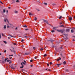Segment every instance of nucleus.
<instances>
[{
    "label": "nucleus",
    "mask_w": 75,
    "mask_h": 75,
    "mask_svg": "<svg viewBox=\"0 0 75 75\" xmlns=\"http://www.w3.org/2000/svg\"><path fill=\"white\" fill-rule=\"evenodd\" d=\"M24 65H26V64L24 63V62H22V63H21V64L22 65V67H20L21 68H24V65Z\"/></svg>",
    "instance_id": "f257e3e1"
},
{
    "label": "nucleus",
    "mask_w": 75,
    "mask_h": 75,
    "mask_svg": "<svg viewBox=\"0 0 75 75\" xmlns=\"http://www.w3.org/2000/svg\"><path fill=\"white\" fill-rule=\"evenodd\" d=\"M48 41H51V42H54V40H52V39H50V40H48Z\"/></svg>",
    "instance_id": "f03ea898"
},
{
    "label": "nucleus",
    "mask_w": 75,
    "mask_h": 75,
    "mask_svg": "<svg viewBox=\"0 0 75 75\" xmlns=\"http://www.w3.org/2000/svg\"><path fill=\"white\" fill-rule=\"evenodd\" d=\"M43 21L44 22H45L46 23H47V24H48L49 25H50V24L48 23V21H47L44 19H43Z\"/></svg>",
    "instance_id": "7ed1b4c3"
},
{
    "label": "nucleus",
    "mask_w": 75,
    "mask_h": 75,
    "mask_svg": "<svg viewBox=\"0 0 75 75\" xmlns=\"http://www.w3.org/2000/svg\"><path fill=\"white\" fill-rule=\"evenodd\" d=\"M10 25H12V24H9L7 26V28H10V27H11V26Z\"/></svg>",
    "instance_id": "20e7f679"
},
{
    "label": "nucleus",
    "mask_w": 75,
    "mask_h": 75,
    "mask_svg": "<svg viewBox=\"0 0 75 75\" xmlns=\"http://www.w3.org/2000/svg\"><path fill=\"white\" fill-rule=\"evenodd\" d=\"M69 20L71 21L72 20V18L71 17H69Z\"/></svg>",
    "instance_id": "39448f33"
},
{
    "label": "nucleus",
    "mask_w": 75,
    "mask_h": 75,
    "mask_svg": "<svg viewBox=\"0 0 75 75\" xmlns=\"http://www.w3.org/2000/svg\"><path fill=\"white\" fill-rule=\"evenodd\" d=\"M66 31L67 32H69V29H66Z\"/></svg>",
    "instance_id": "423d86ee"
},
{
    "label": "nucleus",
    "mask_w": 75,
    "mask_h": 75,
    "mask_svg": "<svg viewBox=\"0 0 75 75\" xmlns=\"http://www.w3.org/2000/svg\"><path fill=\"white\" fill-rule=\"evenodd\" d=\"M64 30H60V33H64Z\"/></svg>",
    "instance_id": "0eeeda50"
},
{
    "label": "nucleus",
    "mask_w": 75,
    "mask_h": 75,
    "mask_svg": "<svg viewBox=\"0 0 75 75\" xmlns=\"http://www.w3.org/2000/svg\"><path fill=\"white\" fill-rule=\"evenodd\" d=\"M6 20L8 23V20L7 19L5 18V19H4V21H5V22H6Z\"/></svg>",
    "instance_id": "6e6552de"
},
{
    "label": "nucleus",
    "mask_w": 75,
    "mask_h": 75,
    "mask_svg": "<svg viewBox=\"0 0 75 75\" xmlns=\"http://www.w3.org/2000/svg\"><path fill=\"white\" fill-rule=\"evenodd\" d=\"M74 29H72L71 30V32L72 33H73L74 32Z\"/></svg>",
    "instance_id": "1a4fd4ad"
},
{
    "label": "nucleus",
    "mask_w": 75,
    "mask_h": 75,
    "mask_svg": "<svg viewBox=\"0 0 75 75\" xmlns=\"http://www.w3.org/2000/svg\"><path fill=\"white\" fill-rule=\"evenodd\" d=\"M53 27V29H54V30H57V28H57L56 27Z\"/></svg>",
    "instance_id": "9d476101"
},
{
    "label": "nucleus",
    "mask_w": 75,
    "mask_h": 75,
    "mask_svg": "<svg viewBox=\"0 0 75 75\" xmlns=\"http://www.w3.org/2000/svg\"><path fill=\"white\" fill-rule=\"evenodd\" d=\"M14 13L16 14H17V13H18V11H17L15 10L14 11Z\"/></svg>",
    "instance_id": "9b49d317"
},
{
    "label": "nucleus",
    "mask_w": 75,
    "mask_h": 75,
    "mask_svg": "<svg viewBox=\"0 0 75 75\" xmlns=\"http://www.w3.org/2000/svg\"><path fill=\"white\" fill-rule=\"evenodd\" d=\"M64 39L66 41V40L68 39V38H66V37H65V38H64Z\"/></svg>",
    "instance_id": "f8f14e48"
},
{
    "label": "nucleus",
    "mask_w": 75,
    "mask_h": 75,
    "mask_svg": "<svg viewBox=\"0 0 75 75\" xmlns=\"http://www.w3.org/2000/svg\"><path fill=\"white\" fill-rule=\"evenodd\" d=\"M59 60H61V57H59V59H57V61H59Z\"/></svg>",
    "instance_id": "ddd939ff"
},
{
    "label": "nucleus",
    "mask_w": 75,
    "mask_h": 75,
    "mask_svg": "<svg viewBox=\"0 0 75 75\" xmlns=\"http://www.w3.org/2000/svg\"><path fill=\"white\" fill-rule=\"evenodd\" d=\"M10 68H11V69H14V68L13 67H10Z\"/></svg>",
    "instance_id": "4468645a"
},
{
    "label": "nucleus",
    "mask_w": 75,
    "mask_h": 75,
    "mask_svg": "<svg viewBox=\"0 0 75 75\" xmlns=\"http://www.w3.org/2000/svg\"><path fill=\"white\" fill-rule=\"evenodd\" d=\"M23 36L24 37L23 38H27V37L26 36L23 35Z\"/></svg>",
    "instance_id": "2eb2a0df"
},
{
    "label": "nucleus",
    "mask_w": 75,
    "mask_h": 75,
    "mask_svg": "<svg viewBox=\"0 0 75 75\" xmlns=\"http://www.w3.org/2000/svg\"><path fill=\"white\" fill-rule=\"evenodd\" d=\"M57 31H58V32H60L61 31V30H57Z\"/></svg>",
    "instance_id": "dca6fc26"
},
{
    "label": "nucleus",
    "mask_w": 75,
    "mask_h": 75,
    "mask_svg": "<svg viewBox=\"0 0 75 75\" xmlns=\"http://www.w3.org/2000/svg\"><path fill=\"white\" fill-rule=\"evenodd\" d=\"M63 64H64V65L66 64V62L64 61V62L63 63Z\"/></svg>",
    "instance_id": "f3484780"
},
{
    "label": "nucleus",
    "mask_w": 75,
    "mask_h": 75,
    "mask_svg": "<svg viewBox=\"0 0 75 75\" xmlns=\"http://www.w3.org/2000/svg\"><path fill=\"white\" fill-rule=\"evenodd\" d=\"M16 3H19V2H20V1H19L18 0H17L16 1Z\"/></svg>",
    "instance_id": "a211bd4d"
},
{
    "label": "nucleus",
    "mask_w": 75,
    "mask_h": 75,
    "mask_svg": "<svg viewBox=\"0 0 75 75\" xmlns=\"http://www.w3.org/2000/svg\"><path fill=\"white\" fill-rule=\"evenodd\" d=\"M44 4H45V5L46 6H47V3L45 2L44 3Z\"/></svg>",
    "instance_id": "6ab92c4d"
},
{
    "label": "nucleus",
    "mask_w": 75,
    "mask_h": 75,
    "mask_svg": "<svg viewBox=\"0 0 75 75\" xmlns=\"http://www.w3.org/2000/svg\"><path fill=\"white\" fill-rule=\"evenodd\" d=\"M7 59H8V58L5 59V62H6V61H7Z\"/></svg>",
    "instance_id": "aec40b11"
},
{
    "label": "nucleus",
    "mask_w": 75,
    "mask_h": 75,
    "mask_svg": "<svg viewBox=\"0 0 75 75\" xmlns=\"http://www.w3.org/2000/svg\"><path fill=\"white\" fill-rule=\"evenodd\" d=\"M9 35V36H10L11 37H13V38H15L16 37H13L10 35Z\"/></svg>",
    "instance_id": "412c9836"
},
{
    "label": "nucleus",
    "mask_w": 75,
    "mask_h": 75,
    "mask_svg": "<svg viewBox=\"0 0 75 75\" xmlns=\"http://www.w3.org/2000/svg\"><path fill=\"white\" fill-rule=\"evenodd\" d=\"M23 27H25V28H26V27H27L26 25H23Z\"/></svg>",
    "instance_id": "4be33fe9"
},
{
    "label": "nucleus",
    "mask_w": 75,
    "mask_h": 75,
    "mask_svg": "<svg viewBox=\"0 0 75 75\" xmlns=\"http://www.w3.org/2000/svg\"><path fill=\"white\" fill-rule=\"evenodd\" d=\"M33 50H35L36 49V48H35V47H33Z\"/></svg>",
    "instance_id": "5701e85b"
},
{
    "label": "nucleus",
    "mask_w": 75,
    "mask_h": 75,
    "mask_svg": "<svg viewBox=\"0 0 75 75\" xmlns=\"http://www.w3.org/2000/svg\"><path fill=\"white\" fill-rule=\"evenodd\" d=\"M13 52L15 54H16V51L13 50Z\"/></svg>",
    "instance_id": "b1692460"
},
{
    "label": "nucleus",
    "mask_w": 75,
    "mask_h": 75,
    "mask_svg": "<svg viewBox=\"0 0 75 75\" xmlns=\"http://www.w3.org/2000/svg\"><path fill=\"white\" fill-rule=\"evenodd\" d=\"M37 20V18L35 17L34 19V20H35V21H36V20Z\"/></svg>",
    "instance_id": "393cba45"
},
{
    "label": "nucleus",
    "mask_w": 75,
    "mask_h": 75,
    "mask_svg": "<svg viewBox=\"0 0 75 75\" xmlns=\"http://www.w3.org/2000/svg\"><path fill=\"white\" fill-rule=\"evenodd\" d=\"M29 15L30 16H31L32 15V14H31V13L30 12L29 14Z\"/></svg>",
    "instance_id": "a878e982"
},
{
    "label": "nucleus",
    "mask_w": 75,
    "mask_h": 75,
    "mask_svg": "<svg viewBox=\"0 0 75 75\" xmlns=\"http://www.w3.org/2000/svg\"><path fill=\"white\" fill-rule=\"evenodd\" d=\"M61 64H57V65H58V67H59V66L61 65Z\"/></svg>",
    "instance_id": "bb28decb"
},
{
    "label": "nucleus",
    "mask_w": 75,
    "mask_h": 75,
    "mask_svg": "<svg viewBox=\"0 0 75 75\" xmlns=\"http://www.w3.org/2000/svg\"><path fill=\"white\" fill-rule=\"evenodd\" d=\"M4 28L5 29H6V25H4Z\"/></svg>",
    "instance_id": "cd10ccee"
},
{
    "label": "nucleus",
    "mask_w": 75,
    "mask_h": 75,
    "mask_svg": "<svg viewBox=\"0 0 75 75\" xmlns=\"http://www.w3.org/2000/svg\"><path fill=\"white\" fill-rule=\"evenodd\" d=\"M3 12L4 13H6V10L5 9L3 10Z\"/></svg>",
    "instance_id": "c85d7f7f"
},
{
    "label": "nucleus",
    "mask_w": 75,
    "mask_h": 75,
    "mask_svg": "<svg viewBox=\"0 0 75 75\" xmlns=\"http://www.w3.org/2000/svg\"><path fill=\"white\" fill-rule=\"evenodd\" d=\"M52 4L53 6H54L56 5V4Z\"/></svg>",
    "instance_id": "c756f323"
},
{
    "label": "nucleus",
    "mask_w": 75,
    "mask_h": 75,
    "mask_svg": "<svg viewBox=\"0 0 75 75\" xmlns=\"http://www.w3.org/2000/svg\"><path fill=\"white\" fill-rule=\"evenodd\" d=\"M4 42L5 44H7V42L6 41H4Z\"/></svg>",
    "instance_id": "7c9ffc66"
},
{
    "label": "nucleus",
    "mask_w": 75,
    "mask_h": 75,
    "mask_svg": "<svg viewBox=\"0 0 75 75\" xmlns=\"http://www.w3.org/2000/svg\"><path fill=\"white\" fill-rule=\"evenodd\" d=\"M62 18V16H60L59 17V19H61Z\"/></svg>",
    "instance_id": "2f4dec72"
},
{
    "label": "nucleus",
    "mask_w": 75,
    "mask_h": 75,
    "mask_svg": "<svg viewBox=\"0 0 75 75\" xmlns=\"http://www.w3.org/2000/svg\"><path fill=\"white\" fill-rule=\"evenodd\" d=\"M25 55H28V53H25Z\"/></svg>",
    "instance_id": "473e14b6"
},
{
    "label": "nucleus",
    "mask_w": 75,
    "mask_h": 75,
    "mask_svg": "<svg viewBox=\"0 0 75 75\" xmlns=\"http://www.w3.org/2000/svg\"><path fill=\"white\" fill-rule=\"evenodd\" d=\"M13 54H11V55H9V57H13Z\"/></svg>",
    "instance_id": "72a5a7b5"
},
{
    "label": "nucleus",
    "mask_w": 75,
    "mask_h": 75,
    "mask_svg": "<svg viewBox=\"0 0 75 75\" xmlns=\"http://www.w3.org/2000/svg\"><path fill=\"white\" fill-rule=\"evenodd\" d=\"M50 65H52V62H50Z\"/></svg>",
    "instance_id": "f704fd0d"
},
{
    "label": "nucleus",
    "mask_w": 75,
    "mask_h": 75,
    "mask_svg": "<svg viewBox=\"0 0 75 75\" xmlns=\"http://www.w3.org/2000/svg\"><path fill=\"white\" fill-rule=\"evenodd\" d=\"M52 33H54L55 32V30H52Z\"/></svg>",
    "instance_id": "c9c22d12"
},
{
    "label": "nucleus",
    "mask_w": 75,
    "mask_h": 75,
    "mask_svg": "<svg viewBox=\"0 0 75 75\" xmlns=\"http://www.w3.org/2000/svg\"><path fill=\"white\" fill-rule=\"evenodd\" d=\"M13 45H17V44L15 43H13Z\"/></svg>",
    "instance_id": "e433bc0d"
},
{
    "label": "nucleus",
    "mask_w": 75,
    "mask_h": 75,
    "mask_svg": "<svg viewBox=\"0 0 75 75\" xmlns=\"http://www.w3.org/2000/svg\"><path fill=\"white\" fill-rule=\"evenodd\" d=\"M1 62H2V63H4V61H1Z\"/></svg>",
    "instance_id": "4c0bfd02"
},
{
    "label": "nucleus",
    "mask_w": 75,
    "mask_h": 75,
    "mask_svg": "<svg viewBox=\"0 0 75 75\" xmlns=\"http://www.w3.org/2000/svg\"><path fill=\"white\" fill-rule=\"evenodd\" d=\"M23 41H24V40L22 39L21 40V42H23Z\"/></svg>",
    "instance_id": "58836bf2"
},
{
    "label": "nucleus",
    "mask_w": 75,
    "mask_h": 75,
    "mask_svg": "<svg viewBox=\"0 0 75 75\" xmlns=\"http://www.w3.org/2000/svg\"><path fill=\"white\" fill-rule=\"evenodd\" d=\"M33 61L32 60H30V62H33Z\"/></svg>",
    "instance_id": "ea45409f"
},
{
    "label": "nucleus",
    "mask_w": 75,
    "mask_h": 75,
    "mask_svg": "<svg viewBox=\"0 0 75 75\" xmlns=\"http://www.w3.org/2000/svg\"><path fill=\"white\" fill-rule=\"evenodd\" d=\"M1 34H0V39L1 38Z\"/></svg>",
    "instance_id": "a19ab883"
},
{
    "label": "nucleus",
    "mask_w": 75,
    "mask_h": 75,
    "mask_svg": "<svg viewBox=\"0 0 75 75\" xmlns=\"http://www.w3.org/2000/svg\"><path fill=\"white\" fill-rule=\"evenodd\" d=\"M46 56H47V54H45L44 55V57H46Z\"/></svg>",
    "instance_id": "79ce46f5"
},
{
    "label": "nucleus",
    "mask_w": 75,
    "mask_h": 75,
    "mask_svg": "<svg viewBox=\"0 0 75 75\" xmlns=\"http://www.w3.org/2000/svg\"><path fill=\"white\" fill-rule=\"evenodd\" d=\"M66 72H68V70L67 69L65 70Z\"/></svg>",
    "instance_id": "37998d69"
},
{
    "label": "nucleus",
    "mask_w": 75,
    "mask_h": 75,
    "mask_svg": "<svg viewBox=\"0 0 75 75\" xmlns=\"http://www.w3.org/2000/svg\"><path fill=\"white\" fill-rule=\"evenodd\" d=\"M10 62V60H8L7 61V62Z\"/></svg>",
    "instance_id": "c03bdc74"
},
{
    "label": "nucleus",
    "mask_w": 75,
    "mask_h": 75,
    "mask_svg": "<svg viewBox=\"0 0 75 75\" xmlns=\"http://www.w3.org/2000/svg\"><path fill=\"white\" fill-rule=\"evenodd\" d=\"M63 36H64V35H65V36H66V35H67V34H63Z\"/></svg>",
    "instance_id": "a18cd8bd"
},
{
    "label": "nucleus",
    "mask_w": 75,
    "mask_h": 75,
    "mask_svg": "<svg viewBox=\"0 0 75 75\" xmlns=\"http://www.w3.org/2000/svg\"><path fill=\"white\" fill-rule=\"evenodd\" d=\"M2 36H5V35H4L3 34V33H2Z\"/></svg>",
    "instance_id": "49530a36"
},
{
    "label": "nucleus",
    "mask_w": 75,
    "mask_h": 75,
    "mask_svg": "<svg viewBox=\"0 0 75 75\" xmlns=\"http://www.w3.org/2000/svg\"><path fill=\"white\" fill-rule=\"evenodd\" d=\"M25 30H28V29H25Z\"/></svg>",
    "instance_id": "de8ad7c7"
},
{
    "label": "nucleus",
    "mask_w": 75,
    "mask_h": 75,
    "mask_svg": "<svg viewBox=\"0 0 75 75\" xmlns=\"http://www.w3.org/2000/svg\"><path fill=\"white\" fill-rule=\"evenodd\" d=\"M47 66H49V65H50V64H47Z\"/></svg>",
    "instance_id": "09e8293b"
},
{
    "label": "nucleus",
    "mask_w": 75,
    "mask_h": 75,
    "mask_svg": "<svg viewBox=\"0 0 75 75\" xmlns=\"http://www.w3.org/2000/svg\"><path fill=\"white\" fill-rule=\"evenodd\" d=\"M41 51H42V50H43V48H41L40 49Z\"/></svg>",
    "instance_id": "8fccbe9b"
},
{
    "label": "nucleus",
    "mask_w": 75,
    "mask_h": 75,
    "mask_svg": "<svg viewBox=\"0 0 75 75\" xmlns=\"http://www.w3.org/2000/svg\"><path fill=\"white\" fill-rule=\"evenodd\" d=\"M37 10L38 11H40V10L39 9H37Z\"/></svg>",
    "instance_id": "3c124183"
},
{
    "label": "nucleus",
    "mask_w": 75,
    "mask_h": 75,
    "mask_svg": "<svg viewBox=\"0 0 75 75\" xmlns=\"http://www.w3.org/2000/svg\"><path fill=\"white\" fill-rule=\"evenodd\" d=\"M4 52H5V53L6 52V50H5L4 51Z\"/></svg>",
    "instance_id": "603ef678"
},
{
    "label": "nucleus",
    "mask_w": 75,
    "mask_h": 75,
    "mask_svg": "<svg viewBox=\"0 0 75 75\" xmlns=\"http://www.w3.org/2000/svg\"><path fill=\"white\" fill-rule=\"evenodd\" d=\"M8 8H9V9H10L11 8L10 7H8Z\"/></svg>",
    "instance_id": "864d4df0"
},
{
    "label": "nucleus",
    "mask_w": 75,
    "mask_h": 75,
    "mask_svg": "<svg viewBox=\"0 0 75 75\" xmlns=\"http://www.w3.org/2000/svg\"><path fill=\"white\" fill-rule=\"evenodd\" d=\"M34 58L35 59H36L37 58V57H35Z\"/></svg>",
    "instance_id": "5fc2aeb1"
},
{
    "label": "nucleus",
    "mask_w": 75,
    "mask_h": 75,
    "mask_svg": "<svg viewBox=\"0 0 75 75\" xmlns=\"http://www.w3.org/2000/svg\"><path fill=\"white\" fill-rule=\"evenodd\" d=\"M30 67H33V65H30Z\"/></svg>",
    "instance_id": "6e6d98bb"
},
{
    "label": "nucleus",
    "mask_w": 75,
    "mask_h": 75,
    "mask_svg": "<svg viewBox=\"0 0 75 75\" xmlns=\"http://www.w3.org/2000/svg\"><path fill=\"white\" fill-rule=\"evenodd\" d=\"M0 3H1V4H3V3H2V2H1V1H0Z\"/></svg>",
    "instance_id": "4d7b16f0"
},
{
    "label": "nucleus",
    "mask_w": 75,
    "mask_h": 75,
    "mask_svg": "<svg viewBox=\"0 0 75 75\" xmlns=\"http://www.w3.org/2000/svg\"><path fill=\"white\" fill-rule=\"evenodd\" d=\"M24 62H25V63H26V61L25 60L24 61Z\"/></svg>",
    "instance_id": "13d9d810"
},
{
    "label": "nucleus",
    "mask_w": 75,
    "mask_h": 75,
    "mask_svg": "<svg viewBox=\"0 0 75 75\" xmlns=\"http://www.w3.org/2000/svg\"><path fill=\"white\" fill-rule=\"evenodd\" d=\"M63 26H64V25H61V27H63Z\"/></svg>",
    "instance_id": "bf43d9fd"
},
{
    "label": "nucleus",
    "mask_w": 75,
    "mask_h": 75,
    "mask_svg": "<svg viewBox=\"0 0 75 75\" xmlns=\"http://www.w3.org/2000/svg\"><path fill=\"white\" fill-rule=\"evenodd\" d=\"M48 70L49 71H51V70L50 69H49Z\"/></svg>",
    "instance_id": "052dcab7"
},
{
    "label": "nucleus",
    "mask_w": 75,
    "mask_h": 75,
    "mask_svg": "<svg viewBox=\"0 0 75 75\" xmlns=\"http://www.w3.org/2000/svg\"><path fill=\"white\" fill-rule=\"evenodd\" d=\"M73 41H75V40H74V39H73Z\"/></svg>",
    "instance_id": "680f3d73"
},
{
    "label": "nucleus",
    "mask_w": 75,
    "mask_h": 75,
    "mask_svg": "<svg viewBox=\"0 0 75 75\" xmlns=\"http://www.w3.org/2000/svg\"><path fill=\"white\" fill-rule=\"evenodd\" d=\"M4 59V57H2V59Z\"/></svg>",
    "instance_id": "e2e57ef3"
},
{
    "label": "nucleus",
    "mask_w": 75,
    "mask_h": 75,
    "mask_svg": "<svg viewBox=\"0 0 75 75\" xmlns=\"http://www.w3.org/2000/svg\"><path fill=\"white\" fill-rule=\"evenodd\" d=\"M74 68H75V65L74 66Z\"/></svg>",
    "instance_id": "0e129e2a"
},
{
    "label": "nucleus",
    "mask_w": 75,
    "mask_h": 75,
    "mask_svg": "<svg viewBox=\"0 0 75 75\" xmlns=\"http://www.w3.org/2000/svg\"><path fill=\"white\" fill-rule=\"evenodd\" d=\"M73 37H74V38H75V36H73Z\"/></svg>",
    "instance_id": "69168bd1"
},
{
    "label": "nucleus",
    "mask_w": 75,
    "mask_h": 75,
    "mask_svg": "<svg viewBox=\"0 0 75 75\" xmlns=\"http://www.w3.org/2000/svg\"><path fill=\"white\" fill-rule=\"evenodd\" d=\"M6 13H8V10L6 11Z\"/></svg>",
    "instance_id": "338daca9"
},
{
    "label": "nucleus",
    "mask_w": 75,
    "mask_h": 75,
    "mask_svg": "<svg viewBox=\"0 0 75 75\" xmlns=\"http://www.w3.org/2000/svg\"><path fill=\"white\" fill-rule=\"evenodd\" d=\"M74 18L75 19V16L74 17Z\"/></svg>",
    "instance_id": "774afa93"
}]
</instances>
